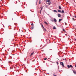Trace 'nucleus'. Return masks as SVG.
<instances>
[{
    "label": "nucleus",
    "instance_id": "nucleus-1",
    "mask_svg": "<svg viewBox=\"0 0 76 76\" xmlns=\"http://www.w3.org/2000/svg\"><path fill=\"white\" fill-rule=\"evenodd\" d=\"M67 67H68V69H69V68H70V67L73 68V66H72V65H68Z\"/></svg>",
    "mask_w": 76,
    "mask_h": 76
},
{
    "label": "nucleus",
    "instance_id": "nucleus-2",
    "mask_svg": "<svg viewBox=\"0 0 76 76\" xmlns=\"http://www.w3.org/2000/svg\"><path fill=\"white\" fill-rule=\"evenodd\" d=\"M61 65L63 67H64V64L62 62H61Z\"/></svg>",
    "mask_w": 76,
    "mask_h": 76
},
{
    "label": "nucleus",
    "instance_id": "nucleus-3",
    "mask_svg": "<svg viewBox=\"0 0 76 76\" xmlns=\"http://www.w3.org/2000/svg\"><path fill=\"white\" fill-rule=\"evenodd\" d=\"M73 72L75 75L76 74V72L75 71V70H73Z\"/></svg>",
    "mask_w": 76,
    "mask_h": 76
},
{
    "label": "nucleus",
    "instance_id": "nucleus-4",
    "mask_svg": "<svg viewBox=\"0 0 76 76\" xmlns=\"http://www.w3.org/2000/svg\"><path fill=\"white\" fill-rule=\"evenodd\" d=\"M58 16L59 18H60V17H61V15L60 14H58Z\"/></svg>",
    "mask_w": 76,
    "mask_h": 76
},
{
    "label": "nucleus",
    "instance_id": "nucleus-5",
    "mask_svg": "<svg viewBox=\"0 0 76 76\" xmlns=\"http://www.w3.org/2000/svg\"><path fill=\"white\" fill-rule=\"evenodd\" d=\"M61 20H63L62 19H59V22H60Z\"/></svg>",
    "mask_w": 76,
    "mask_h": 76
},
{
    "label": "nucleus",
    "instance_id": "nucleus-6",
    "mask_svg": "<svg viewBox=\"0 0 76 76\" xmlns=\"http://www.w3.org/2000/svg\"><path fill=\"white\" fill-rule=\"evenodd\" d=\"M53 20L54 22H57V20L56 19H54Z\"/></svg>",
    "mask_w": 76,
    "mask_h": 76
},
{
    "label": "nucleus",
    "instance_id": "nucleus-7",
    "mask_svg": "<svg viewBox=\"0 0 76 76\" xmlns=\"http://www.w3.org/2000/svg\"><path fill=\"white\" fill-rule=\"evenodd\" d=\"M58 12H60V13H61V10H58Z\"/></svg>",
    "mask_w": 76,
    "mask_h": 76
},
{
    "label": "nucleus",
    "instance_id": "nucleus-8",
    "mask_svg": "<svg viewBox=\"0 0 76 76\" xmlns=\"http://www.w3.org/2000/svg\"><path fill=\"white\" fill-rule=\"evenodd\" d=\"M58 8H59V9H60V10L61 9V6H59Z\"/></svg>",
    "mask_w": 76,
    "mask_h": 76
},
{
    "label": "nucleus",
    "instance_id": "nucleus-9",
    "mask_svg": "<svg viewBox=\"0 0 76 76\" xmlns=\"http://www.w3.org/2000/svg\"><path fill=\"white\" fill-rule=\"evenodd\" d=\"M53 29H56V27L55 26H54L53 27Z\"/></svg>",
    "mask_w": 76,
    "mask_h": 76
},
{
    "label": "nucleus",
    "instance_id": "nucleus-10",
    "mask_svg": "<svg viewBox=\"0 0 76 76\" xmlns=\"http://www.w3.org/2000/svg\"><path fill=\"white\" fill-rule=\"evenodd\" d=\"M41 4V0H39V4Z\"/></svg>",
    "mask_w": 76,
    "mask_h": 76
},
{
    "label": "nucleus",
    "instance_id": "nucleus-11",
    "mask_svg": "<svg viewBox=\"0 0 76 76\" xmlns=\"http://www.w3.org/2000/svg\"><path fill=\"white\" fill-rule=\"evenodd\" d=\"M53 12H57V11L56 10H54Z\"/></svg>",
    "mask_w": 76,
    "mask_h": 76
},
{
    "label": "nucleus",
    "instance_id": "nucleus-12",
    "mask_svg": "<svg viewBox=\"0 0 76 76\" xmlns=\"http://www.w3.org/2000/svg\"><path fill=\"white\" fill-rule=\"evenodd\" d=\"M44 23H45V24H46V25H48V23H46V22L45 21Z\"/></svg>",
    "mask_w": 76,
    "mask_h": 76
},
{
    "label": "nucleus",
    "instance_id": "nucleus-13",
    "mask_svg": "<svg viewBox=\"0 0 76 76\" xmlns=\"http://www.w3.org/2000/svg\"><path fill=\"white\" fill-rule=\"evenodd\" d=\"M31 29H34V26H32L31 27Z\"/></svg>",
    "mask_w": 76,
    "mask_h": 76
},
{
    "label": "nucleus",
    "instance_id": "nucleus-14",
    "mask_svg": "<svg viewBox=\"0 0 76 76\" xmlns=\"http://www.w3.org/2000/svg\"><path fill=\"white\" fill-rule=\"evenodd\" d=\"M63 31H64V32H66V31H65V30L64 29H63Z\"/></svg>",
    "mask_w": 76,
    "mask_h": 76
},
{
    "label": "nucleus",
    "instance_id": "nucleus-15",
    "mask_svg": "<svg viewBox=\"0 0 76 76\" xmlns=\"http://www.w3.org/2000/svg\"><path fill=\"white\" fill-rule=\"evenodd\" d=\"M34 54V53H32L31 54V56H32V55Z\"/></svg>",
    "mask_w": 76,
    "mask_h": 76
},
{
    "label": "nucleus",
    "instance_id": "nucleus-16",
    "mask_svg": "<svg viewBox=\"0 0 76 76\" xmlns=\"http://www.w3.org/2000/svg\"><path fill=\"white\" fill-rule=\"evenodd\" d=\"M48 3H49L50 2V0H48Z\"/></svg>",
    "mask_w": 76,
    "mask_h": 76
},
{
    "label": "nucleus",
    "instance_id": "nucleus-17",
    "mask_svg": "<svg viewBox=\"0 0 76 76\" xmlns=\"http://www.w3.org/2000/svg\"><path fill=\"white\" fill-rule=\"evenodd\" d=\"M40 9H41V10H42L43 8L42 7H40Z\"/></svg>",
    "mask_w": 76,
    "mask_h": 76
},
{
    "label": "nucleus",
    "instance_id": "nucleus-18",
    "mask_svg": "<svg viewBox=\"0 0 76 76\" xmlns=\"http://www.w3.org/2000/svg\"><path fill=\"white\" fill-rule=\"evenodd\" d=\"M44 29V31H46V29H45V28H43Z\"/></svg>",
    "mask_w": 76,
    "mask_h": 76
},
{
    "label": "nucleus",
    "instance_id": "nucleus-19",
    "mask_svg": "<svg viewBox=\"0 0 76 76\" xmlns=\"http://www.w3.org/2000/svg\"><path fill=\"white\" fill-rule=\"evenodd\" d=\"M48 4L49 5H50V4H51V2H50L48 3Z\"/></svg>",
    "mask_w": 76,
    "mask_h": 76
},
{
    "label": "nucleus",
    "instance_id": "nucleus-20",
    "mask_svg": "<svg viewBox=\"0 0 76 76\" xmlns=\"http://www.w3.org/2000/svg\"><path fill=\"white\" fill-rule=\"evenodd\" d=\"M39 13H40V14H41V10H40Z\"/></svg>",
    "mask_w": 76,
    "mask_h": 76
},
{
    "label": "nucleus",
    "instance_id": "nucleus-21",
    "mask_svg": "<svg viewBox=\"0 0 76 76\" xmlns=\"http://www.w3.org/2000/svg\"><path fill=\"white\" fill-rule=\"evenodd\" d=\"M31 25V26H33L34 25V23H32Z\"/></svg>",
    "mask_w": 76,
    "mask_h": 76
},
{
    "label": "nucleus",
    "instance_id": "nucleus-22",
    "mask_svg": "<svg viewBox=\"0 0 76 76\" xmlns=\"http://www.w3.org/2000/svg\"><path fill=\"white\" fill-rule=\"evenodd\" d=\"M62 13H64V10H62Z\"/></svg>",
    "mask_w": 76,
    "mask_h": 76
},
{
    "label": "nucleus",
    "instance_id": "nucleus-23",
    "mask_svg": "<svg viewBox=\"0 0 76 76\" xmlns=\"http://www.w3.org/2000/svg\"><path fill=\"white\" fill-rule=\"evenodd\" d=\"M13 20V18H11L10 19L11 20Z\"/></svg>",
    "mask_w": 76,
    "mask_h": 76
},
{
    "label": "nucleus",
    "instance_id": "nucleus-24",
    "mask_svg": "<svg viewBox=\"0 0 76 76\" xmlns=\"http://www.w3.org/2000/svg\"><path fill=\"white\" fill-rule=\"evenodd\" d=\"M47 60V58H45L44 59V60Z\"/></svg>",
    "mask_w": 76,
    "mask_h": 76
},
{
    "label": "nucleus",
    "instance_id": "nucleus-25",
    "mask_svg": "<svg viewBox=\"0 0 76 76\" xmlns=\"http://www.w3.org/2000/svg\"><path fill=\"white\" fill-rule=\"evenodd\" d=\"M40 24H41V25L42 26H42H43V25L42 24V23H41Z\"/></svg>",
    "mask_w": 76,
    "mask_h": 76
},
{
    "label": "nucleus",
    "instance_id": "nucleus-26",
    "mask_svg": "<svg viewBox=\"0 0 76 76\" xmlns=\"http://www.w3.org/2000/svg\"><path fill=\"white\" fill-rule=\"evenodd\" d=\"M73 0V1H74V2L75 3H76V2H75V0Z\"/></svg>",
    "mask_w": 76,
    "mask_h": 76
},
{
    "label": "nucleus",
    "instance_id": "nucleus-27",
    "mask_svg": "<svg viewBox=\"0 0 76 76\" xmlns=\"http://www.w3.org/2000/svg\"><path fill=\"white\" fill-rule=\"evenodd\" d=\"M42 28H44V26H42Z\"/></svg>",
    "mask_w": 76,
    "mask_h": 76
},
{
    "label": "nucleus",
    "instance_id": "nucleus-28",
    "mask_svg": "<svg viewBox=\"0 0 76 76\" xmlns=\"http://www.w3.org/2000/svg\"><path fill=\"white\" fill-rule=\"evenodd\" d=\"M75 18H76V15H75Z\"/></svg>",
    "mask_w": 76,
    "mask_h": 76
},
{
    "label": "nucleus",
    "instance_id": "nucleus-29",
    "mask_svg": "<svg viewBox=\"0 0 76 76\" xmlns=\"http://www.w3.org/2000/svg\"><path fill=\"white\" fill-rule=\"evenodd\" d=\"M75 66L76 67V64H75Z\"/></svg>",
    "mask_w": 76,
    "mask_h": 76
},
{
    "label": "nucleus",
    "instance_id": "nucleus-30",
    "mask_svg": "<svg viewBox=\"0 0 76 76\" xmlns=\"http://www.w3.org/2000/svg\"><path fill=\"white\" fill-rule=\"evenodd\" d=\"M75 41H76V39H75Z\"/></svg>",
    "mask_w": 76,
    "mask_h": 76
},
{
    "label": "nucleus",
    "instance_id": "nucleus-31",
    "mask_svg": "<svg viewBox=\"0 0 76 76\" xmlns=\"http://www.w3.org/2000/svg\"><path fill=\"white\" fill-rule=\"evenodd\" d=\"M54 76H57V75H55Z\"/></svg>",
    "mask_w": 76,
    "mask_h": 76
},
{
    "label": "nucleus",
    "instance_id": "nucleus-32",
    "mask_svg": "<svg viewBox=\"0 0 76 76\" xmlns=\"http://www.w3.org/2000/svg\"><path fill=\"white\" fill-rule=\"evenodd\" d=\"M72 19H74V18H73Z\"/></svg>",
    "mask_w": 76,
    "mask_h": 76
},
{
    "label": "nucleus",
    "instance_id": "nucleus-33",
    "mask_svg": "<svg viewBox=\"0 0 76 76\" xmlns=\"http://www.w3.org/2000/svg\"><path fill=\"white\" fill-rule=\"evenodd\" d=\"M57 64H58V62H57Z\"/></svg>",
    "mask_w": 76,
    "mask_h": 76
}]
</instances>
